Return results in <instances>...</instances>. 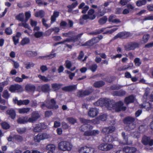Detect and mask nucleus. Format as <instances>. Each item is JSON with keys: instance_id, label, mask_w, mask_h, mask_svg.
<instances>
[{"instance_id": "nucleus-23", "label": "nucleus", "mask_w": 153, "mask_h": 153, "mask_svg": "<svg viewBox=\"0 0 153 153\" xmlns=\"http://www.w3.org/2000/svg\"><path fill=\"white\" fill-rule=\"evenodd\" d=\"M134 97L132 95H131L128 97H126L125 99V102L128 104L129 103L133 102H134Z\"/></svg>"}, {"instance_id": "nucleus-58", "label": "nucleus", "mask_w": 153, "mask_h": 153, "mask_svg": "<svg viewBox=\"0 0 153 153\" xmlns=\"http://www.w3.org/2000/svg\"><path fill=\"white\" fill-rule=\"evenodd\" d=\"M123 86L114 85L111 86V89L112 90H118L123 87Z\"/></svg>"}, {"instance_id": "nucleus-10", "label": "nucleus", "mask_w": 153, "mask_h": 153, "mask_svg": "<svg viewBox=\"0 0 153 153\" xmlns=\"http://www.w3.org/2000/svg\"><path fill=\"white\" fill-rule=\"evenodd\" d=\"M40 117L38 113L36 111H33L31 114V117L28 118L29 122L33 123L36 121Z\"/></svg>"}, {"instance_id": "nucleus-32", "label": "nucleus", "mask_w": 153, "mask_h": 153, "mask_svg": "<svg viewBox=\"0 0 153 153\" xmlns=\"http://www.w3.org/2000/svg\"><path fill=\"white\" fill-rule=\"evenodd\" d=\"M26 53L28 56L34 57L36 56L37 55V53L36 52L32 51H27Z\"/></svg>"}, {"instance_id": "nucleus-28", "label": "nucleus", "mask_w": 153, "mask_h": 153, "mask_svg": "<svg viewBox=\"0 0 153 153\" xmlns=\"http://www.w3.org/2000/svg\"><path fill=\"white\" fill-rule=\"evenodd\" d=\"M65 65L66 67L68 69H70L71 71H74L76 68L75 67H73V68H71V67L72 66V63L71 62L68 60H67L65 61Z\"/></svg>"}, {"instance_id": "nucleus-43", "label": "nucleus", "mask_w": 153, "mask_h": 153, "mask_svg": "<svg viewBox=\"0 0 153 153\" xmlns=\"http://www.w3.org/2000/svg\"><path fill=\"white\" fill-rule=\"evenodd\" d=\"M96 16L95 15L92 16V17L89 16L88 15H83L82 18L84 20H86L88 19H89L91 20H93L95 18Z\"/></svg>"}, {"instance_id": "nucleus-29", "label": "nucleus", "mask_w": 153, "mask_h": 153, "mask_svg": "<svg viewBox=\"0 0 153 153\" xmlns=\"http://www.w3.org/2000/svg\"><path fill=\"white\" fill-rule=\"evenodd\" d=\"M105 84V82L103 81L100 80L94 82L93 85L96 88H100L104 85Z\"/></svg>"}, {"instance_id": "nucleus-26", "label": "nucleus", "mask_w": 153, "mask_h": 153, "mask_svg": "<svg viewBox=\"0 0 153 153\" xmlns=\"http://www.w3.org/2000/svg\"><path fill=\"white\" fill-rule=\"evenodd\" d=\"M42 91L44 92H48L50 91V86L48 84H45L41 87Z\"/></svg>"}, {"instance_id": "nucleus-54", "label": "nucleus", "mask_w": 153, "mask_h": 153, "mask_svg": "<svg viewBox=\"0 0 153 153\" xmlns=\"http://www.w3.org/2000/svg\"><path fill=\"white\" fill-rule=\"evenodd\" d=\"M25 22H27V21L29 19L31 16L30 12L29 11L25 12Z\"/></svg>"}, {"instance_id": "nucleus-20", "label": "nucleus", "mask_w": 153, "mask_h": 153, "mask_svg": "<svg viewBox=\"0 0 153 153\" xmlns=\"http://www.w3.org/2000/svg\"><path fill=\"white\" fill-rule=\"evenodd\" d=\"M55 148V146L54 144H48L46 146V149L48 151V153H54Z\"/></svg>"}, {"instance_id": "nucleus-56", "label": "nucleus", "mask_w": 153, "mask_h": 153, "mask_svg": "<svg viewBox=\"0 0 153 153\" xmlns=\"http://www.w3.org/2000/svg\"><path fill=\"white\" fill-rule=\"evenodd\" d=\"M43 35V33L41 32L36 31L34 32V36L36 38L41 37Z\"/></svg>"}, {"instance_id": "nucleus-22", "label": "nucleus", "mask_w": 153, "mask_h": 153, "mask_svg": "<svg viewBox=\"0 0 153 153\" xmlns=\"http://www.w3.org/2000/svg\"><path fill=\"white\" fill-rule=\"evenodd\" d=\"M135 128V125L134 123H131L127 125L125 127V129L131 132L132 130H134Z\"/></svg>"}, {"instance_id": "nucleus-21", "label": "nucleus", "mask_w": 153, "mask_h": 153, "mask_svg": "<svg viewBox=\"0 0 153 153\" xmlns=\"http://www.w3.org/2000/svg\"><path fill=\"white\" fill-rule=\"evenodd\" d=\"M28 117L26 116L22 117H19L17 120V122L19 124H24L29 122Z\"/></svg>"}, {"instance_id": "nucleus-30", "label": "nucleus", "mask_w": 153, "mask_h": 153, "mask_svg": "<svg viewBox=\"0 0 153 153\" xmlns=\"http://www.w3.org/2000/svg\"><path fill=\"white\" fill-rule=\"evenodd\" d=\"M45 16V12L43 10H40L35 13V16L36 17H40L41 18Z\"/></svg>"}, {"instance_id": "nucleus-15", "label": "nucleus", "mask_w": 153, "mask_h": 153, "mask_svg": "<svg viewBox=\"0 0 153 153\" xmlns=\"http://www.w3.org/2000/svg\"><path fill=\"white\" fill-rule=\"evenodd\" d=\"M116 16L111 15L108 18V21L113 23H118L120 22V21L118 19L116 18Z\"/></svg>"}, {"instance_id": "nucleus-16", "label": "nucleus", "mask_w": 153, "mask_h": 153, "mask_svg": "<svg viewBox=\"0 0 153 153\" xmlns=\"http://www.w3.org/2000/svg\"><path fill=\"white\" fill-rule=\"evenodd\" d=\"M134 120L135 119L134 118L131 117H128L124 118V123L128 125L131 123H133V122Z\"/></svg>"}, {"instance_id": "nucleus-35", "label": "nucleus", "mask_w": 153, "mask_h": 153, "mask_svg": "<svg viewBox=\"0 0 153 153\" xmlns=\"http://www.w3.org/2000/svg\"><path fill=\"white\" fill-rule=\"evenodd\" d=\"M16 19L21 21L23 22L24 21V15L23 13H19L16 16Z\"/></svg>"}, {"instance_id": "nucleus-47", "label": "nucleus", "mask_w": 153, "mask_h": 153, "mask_svg": "<svg viewBox=\"0 0 153 153\" xmlns=\"http://www.w3.org/2000/svg\"><path fill=\"white\" fill-rule=\"evenodd\" d=\"M17 132L19 134H22L26 132V128H17Z\"/></svg>"}, {"instance_id": "nucleus-14", "label": "nucleus", "mask_w": 153, "mask_h": 153, "mask_svg": "<svg viewBox=\"0 0 153 153\" xmlns=\"http://www.w3.org/2000/svg\"><path fill=\"white\" fill-rule=\"evenodd\" d=\"M22 88L21 85L16 84L11 85L9 88V90L11 92H13L16 91H18Z\"/></svg>"}, {"instance_id": "nucleus-2", "label": "nucleus", "mask_w": 153, "mask_h": 153, "mask_svg": "<svg viewBox=\"0 0 153 153\" xmlns=\"http://www.w3.org/2000/svg\"><path fill=\"white\" fill-rule=\"evenodd\" d=\"M72 145L70 143L66 141H62L59 143L58 149L62 151H70L72 148Z\"/></svg>"}, {"instance_id": "nucleus-31", "label": "nucleus", "mask_w": 153, "mask_h": 153, "mask_svg": "<svg viewBox=\"0 0 153 153\" xmlns=\"http://www.w3.org/2000/svg\"><path fill=\"white\" fill-rule=\"evenodd\" d=\"M142 107L146 109L147 111L149 110L151 108V105L148 102L143 103L142 105Z\"/></svg>"}, {"instance_id": "nucleus-25", "label": "nucleus", "mask_w": 153, "mask_h": 153, "mask_svg": "<svg viewBox=\"0 0 153 153\" xmlns=\"http://www.w3.org/2000/svg\"><path fill=\"white\" fill-rule=\"evenodd\" d=\"M30 108H22L18 110V112L21 114H27L30 111Z\"/></svg>"}, {"instance_id": "nucleus-7", "label": "nucleus", "mask_w": 153, "mask_h": 153, "mask_svg": "<svg viewBox=\"0 0 153 153\" xmlns=\"http://www.w3.org/2000/svg\"><path fill=\"white\" fill-rule=\"evenodd\" d=\"M140 46V44L136 42H131L128 43L127 45L125 46V50L128 51L133 50L136 48H138Z\"/></svg>"}, {"instance_id": "nucleus-12", "label": "nucleus", "mask_w": 153, "mask_h": 153, "mask_svg": "<svg viewBox=\"0 0 153 153\" xmlns=\"http://www.w3.org/2000/svg\"><path fill=\"white\" fill-rule=\"evenodd\" d=\"M115 129L114 126H109L103 128L102 130V132L103 133H111L114 132Z\"/></svg>"}, {"instance_id": "nucleus-57", "label": "nucleus", "mask_w": 153, "mask_h": 153, "mask_svg": "<svg viewBox=\"0 0 153 153\" xmlns=\"http://www.w3.org/2000/svg\"><path fill=\"white\" fill-rule=\"evenodd\" d=\"M56 53H54L53 54H50L49 55H47V56H42V57H41L40 58L42 59H43L44 58H48V57H49V59H51V58H53L56 57Z\"/></svg>"}, {"instance_id": "nucleus-38", "label": "nucleus", "mask_w": 153, "mask_h": 153, "mask_svg": "<svg viewBox=\"0 0 153 153\" xmlns=\"http://www.w3.org/2000/svg\"><path fill=\"white\" fill-rule=\"evenodd\" d=\"M130 134L134 138H138L140 137V134L136 131H131Z\"/></svg>"}, {"instance_id": "nucleus-60", "label": "nucleus", "mask_w": 153, "mask_h": 153, "mask_svg": "<svg viewBox=\"0 0 153 153\" xmlns=\"http://www.w3.org/2000/svg\"><path fill=\"white\" fill-rule=\"evenodd\" d=\"M78 5V3L77 1L72 3L71 5H69L67 6V7L69 9H73L75 7Z\"/></svg>"}, {"instance_id": "nucleus-45", "label": "nucleus", "mask_w": 153, "mask_h": 153, "mask_svg": "<svg viewBox=\"0 0 153 153\" xmlns=\"http://www.w3.org/2000/svg\"><path fill=\"white\" fill-rule=\"evenodd\" d=\"M97 68V66L96 64H93L90 65L89 69L91 70L92 72H94L96 71Z\"/></svg>"}, {"instance_id": "nucleus-40", "label": "nucleus", "mask_w": 153, "mask_h": 153, "mask_svg": "<svg viewBox=\"0 0 153 153\" xmlns=\"http://www.w3.org/2000/svg\"><path fill=\"white\" fill-rule=\"evenodd\" d=\"M146 3V0H139L136 2V4L137 6H140L142 5H145Z\"/></svg>"}, {"instance_id": "nucleus-50", "label": "nucleus", "mask_w": 153, "mask_h": 153, "mask_svg": "<svg viewBox=\"0 0 153 153\" xmlns=\"http://www.w3.org/2000/svg\"><path fill=\"white\" fill-rule=\"evenodd\" d=\"M34 140L36 142H39L42 140L40 134H39L34 137Z\"/></svg>"}, {"instance_id": "nucleus-48", "label": "nucleus", "mask_w": 153, "mask_h": 153, "mask_svg": "<svg viewBox=\"0 0 153 153\" xmlns=\"http://www.w3.org/2000/svg\"><path fill=\"white\" fill-rule=\"evenodd\" d=\"M40 135L42 140L47 139L50 137L49 134L45 133L41 134Z\"/></svg>"}, {"instance_id": "nucleus-24", "label": "nucleus", "mask_w": 153, "mask_h": 153, "mask_svg": "<svg viewBox=\"0 0 153 153\" xmlns=\"http://www.w3.org/2000/svg\"><path fill=\"white\" fill-rule=\"evenodd\" d=\"M59 15V12L58 11H54L53 15L51 17V23H53L56 20V18Z\"/></svg>"}, {"instance_id": "nucleus-53", "label": "nucleus", "mask_w": 153, "mask_h": 153, "mask_svg": "<svg viewBox=\"0 0 153 153\" xmlns=\"http://www.w3.org/2000/svg\"><path fill=\"white\" fill-rule=\"evenodd\" d=\"M68 120L70 123L72 124H74L76 122V120L72 118V117H68L66 119Z\"/></svg>"}, {"instance_id": "nucleus-9", "label": "nucleus", "mask_w": 153, "mask_h": 153, "mask_svg": "<svg viewBox=\"0 0 153 153\" xmlns=\"http://www.w3.org/2000/svg\"><path fill=\"white\" fill-rule=\"evenodd\" d=\"M47 126L43 123H39L36 125L33 128V131L35 132H39L43 130L46 128Z\"/></svg>"}, {"instance_id": "nucleus-41", "label": "nucleus", "mask_w": 153, "mask_h": 153, "mask_svg": "<svg viewBox=\"0 0 153 153\" xmlns=\"http://www.w3.org/2000/svg\"><path fill=\"white\" fill-rule=\"evenodd\" d=\"M14 139L18 142H21L23 140V137L19 135H15L13 137Z\"/></svg>"}, {"instance_id": "nucleus-17", "label": "nucleus", "mask_w": 153, "mask_h": 153, "mask_svg": "<svg viewBox=\"0 0 153 153\" xmlns=\"http://www.w3.org/2000/svg\"><path fill=\"white\" fill-rule=\"evenodd\" d=\"M114 140L113 136L110 135H107L102 139V141L105 143H109L112 142Z\"/></svg>"}, {"instance_id": "nucleus-39", "label": "nucleus", "mask_w": 153, "mask_h": 153, "mask_svg": "<svg viewBox=\"0 0 153 153\" xmlns=\"http://www.w3.org/2000/svg\"><path fill=\"white\" fill-rule=\"evenodd\" d=\"M150 38V35L147 34L144 35L143 37L142 42L143 43H146Z\"/></svg>"}, {"instance_id": "nucleus-34", "label": "nucleus", "mask_w": 153, "mask_h": 153, "mask_svg": "<svg viewBox=\"0 0 153 153\" xmlns=\"http://www.w3.org/2000/svg\"><path fill=\"white\" fill-rule=\"evenodd\" d=\"M30 40L29 38L25 37L20 42V44L22 45L27 44L29 43Z\"/></svg>"}, {"instance_id": "nucleus-55", "label": "nucleus", "mask_w": 153, "mask_h": 153, "mask_svg": "<svg viewBox=\"0 0 153 153\" xmlns=\"http://www.w3.org/2000/svg\"><path fill=\"white\" fill-rule=\"evenodd\" d=\"M134 62L135 65L137 66H139L141 64L140 59L138 58H135L134 59Z\"/></svg>"}, {"instance_id": "nucleus-51", "label": "nucleus", "mask_w": 153, "mask_h": 153, "mask_svg": "<svg viewBox=\"0 0 153 153\" xmlns=\"http://www.w3.org/2000/svg\"><path fill=\"white\" fill-rule=\"evenodd\" d=\"M122 135L123 137L124 140H125L127 144H128V137L127 135L126 134V133L124 132H123L122 133Z\"/></svg>"}, {"instance_id": "nucleus-44", "label": "nucleus", "mask_w": 153, "mask_h": 153, "mask_svg": "<svg viewBox=\"0 0 153 153\" xmlns=\"http://www.w3.org/2000/svg\"><path fill=\"white\" fill-rule=\"evenodd\" d=\"M10 96V95L7 90H4L3 91L2 96L5 99H8L9 97Z\"/></svg>"}, {"instance_id": "nucleus-1", "label": "nucleus", "mask_w": 153, "mask_h": 153, "mask_svg": "<svg viewBox=\"0 0 153 153\" xmlns=\"http://www.w3.org/2000/svg\"><path fill=\"white\" fill-rule=\"evenodd\" d=\"M94 105L98 106L105 105L109 110L112 109H114L117 112L121 111H124L126 108L125 107H122L123 105V102L121 101L114 103L112 100H110L108 99L101 98L96 102L94 103Z\"/></svg>"}, {"instance_id": "nucleus-19", "label": "nucleus", "mask_w": 153, "mask_h": 153, "mask_svg": "<svg viewBox=\"0 0 153 153\" xmlns=\"http://www.w3.org/2000/svg\"><path fill=\"white\" fill-rule=\"evenodd\" d=\"M62 89L63 91H69L76 90V86L75 85H70L65 86L62 88Z\"/></svg>"}, {"instance_id": "nucleus-46", "label": "nucleus", "mask_w": 153, "mask_h": 153, "mask_svg": "<svg viewBox=\"0 0 153 153\" xmlns=\"http://www.w3.org/2000/svg\"><path fill=\"white\" fill-rule=\"evenodd\" d=\"M38 77L40 79L45 82H47L50 81V80L48 79L47 77L45 76H42L41 75H39Z\"/></svg>"}, {"instance_id": "nucleus-27", "label": "nucleus", "mask_w": 153, "mask_h": 153, "mask_svg": "<svg viewBox=\"0 0 153 153\" xmlns=\"http://www.w3.org/2000/svg\"><path fill=\"white\" fill-rule=\"evenodd\" d=\"M25 89L27 91H32L35 90V87L34 85L29 84L26 85Z\"/></svg>"}, {"instance_id": "nucleus-36", "label": "nucleus", "mask_w": 153, "mask_h": 153, "mask_svg": "<svg viewBox=\"0 0 153 153\" xmlns=\"http://www.w3.org/2000/svg\"><path fill=\"white\" fill-rule=\"evenodd\" d=\"M83 34V33H82L74 37H71L72 41L74 42L77 41L78 40V39L80 38Z\"/></svg>"}, {"instance_id": "nucleus-8", "label": "nucleus", "mask_w": 153, "mask_h": 153, "mask_svg": "<svg viewBox=\"0 0 153 153\" xmlns=\"http://www.w3.org/2000/svg\"><path fill=\"white\" fill-rule=\"evenodd\" d=\"M113 148L112 145L107 143H102L100 144L98 146V149L102 151H108Z\"/></svg>"}, {"instance_id": "nucleus-61", "label": "nucleus", "mask_w": 153, "mask_h": 153, "mask_svg": "<svg viewBox=\"0 0 153 153\" xmlns=\"http://www.w3.org/2000/svg\"><path fill=\"white\" fill-rule=\"evenodd\" d=\"M74 34V32H69L68 33H63V36L65 37H70Z\"/></svg>"}, {"instance_id": "nucleus-52", "label": "nucleus", "mask_w": 153, "mask_h": 153, "mask_svg": "<svg viewBox=\"0 0 153 153\" xmlns=\"http://www.w3.org/2000/svg\"><path fill=\"white\" fill-rule=\"evenodd\" d=\"M1 126L3 128L7 129L9 128L10 126L7 123L4 122L1 123Z\"/></svg>"}, {"instance_id": "nucleus-63", "label": "nucleus", "mask_w": 153, "mask_h": 153, "mask_svg": "<svg viewBox=\"0 0 153 153\" xmlns=\"http://www.w3.org/2000/svg\"><path fill=\"white\" fill-rule=\"evenodd\" d=\"M5 33L8 35L11 34L12 33V31L11 28L10 27L7 28L5 29Z\"/></svg>"}, {"instance_id": "nucleus-42", "label": "nucleus", "mask_w": 153, "mask_h": 153, "mask_svg": "<svg viewBox=\"0 0 153 153\" xmlns=\"http://www.w3.org/2000/svg\"><path fill=\"white\" fill-rule=\"evenodd\" d=\"M107 119V115L106 114H103L101 115H100L98 119H97L99 120V123L100 122V120H101L102 121H105Z\"/></svg>"}, {"instance_id": "nucleus-13", "label": "nucleus", "mask_w": 153, "mask_h": 153, "mask_svg": "<svg viewBox=\"0 0 153 153\" xmlns=\"http://www.w3.org/2000/svg\"><path fill=\"white\" fill-rule=\"evenodd\" d=\"M97 38H93L91 40L86 42L84 44L82 45V46H92L94 44L98 42V40H97Z\"/></svg>"}, {"instance_id": "nucleus-3", "label": "nucleus", "mask_w": 153, "mask_h": 153, "mask_svg": "<svg viewBox=\"0 0 153 153\" xmlns=\"http://www.w3.org/2000/svg\"><path fill=\"white\" fill-rule=\"evenodd\" d=\"M80 121L82 123L85 124V125H82L81 127L80 130L82 131H84V128L87 127V126L86 125H88L91 123L98 124L99 123V120L97 119L90 120H86L83 118H81L80 119Z\"/></svg>"}, {"instance_id": "nucleus-37", "label": "nucleus", "mask_w": 153, "mask_h": 153, "mask_svg": "<svg viewBox=\"0 0 153 153\" xmlns=\"http://www.w3.org/2000/svg\"><path fill=\"white\" fill-rule=\"evenodd\" d=\"M107 18L106 16H104L99 19L98 22L100 24L103 25L105 24L107 20Z\"/></svg>"}, {"instance_id": "nucleus-11", "label": "nucleus", "mask_w": 153, "mask_h": 153, "mask_svg": "<svg viewBox=\"0 0 153 153\" xmlns=\"http://www.w3.org/2000/svg\"><path fill=\"white\" fill-rule=\"evenodd\" d=\"M98 113V110L95 108H91L88 112V115L90 117H94L96 116Z\"/></svg>"}, {"instance_id": "nucleus-49", "label": "nucleus", "mask_w": 153, "mask_h": 153, "mask_svg": "<svg viewBox=\"0 0 153 153\" xmlns=\"http://www.w3.org/2000/svg\"><path fill=\"white\" fill-rule=\"evenodd\" d=\"M94 149L91 147H89L86 146L85 153H93Z\"/></svg>"}, {"instance_id": "nucleus-62", "label": "nucleus", "mask_w": 153, "mask_h": 153, "mask_svg": "<svg viewBox=\"0 0 153 153\" xmlns=\"http://www.w3.org/2000/svg\"><path fill=\"white\" fill-rule=\"evenodd\" d=\"M84 91L86 96L90 94L93 92V90L92 89H89Z\"/></svg>"}, {"instance_id": "nucleus-59", "label": "nucleus", "mask_w": 153, "mask_h": 153, "mask_svg": "<svg viewBox=\"0 0 153 153\" xmlns=\"http://www.w3.org/2000/svg\"><path fill=\"white\" fill-rule=\"evenodd\" d=\"M106 12V8H103L102 10H98V13L100 16H102Z\"/></svg>"}, {"instance_id": "nucleus-33", "label": "nucleus", "mask_w": 153, "mask_h": 153, "mask_svg": "<svg viewBox=\"0 0 153 153\" xmlns=\"http://www.w3.org/2000/svg\"><path fill=\"white\" fill-rule=\"evenodd\" d=\"M51 85L52 88L54 91L58 90L62 86V85L58 83L53 84Z\"/></svg>"}, {"instance_id": "nucleus-6", "label": "nucleus", "mask_w": 153, "mask_h": 153, "mask_svg": "<svg viewBox=\"0 0 153 153\" xmlns=\"http://www.w3.org/2000/svg\"><path fill=\"white\" fill-rule=\"evenodd\" d=\"M132 36V34L129 32L126 31L121 32L118 33L115 36L114 39H115L118 38L121 39H126Z\"/></svg>"}, {"instance_id": "nucleus-18", "label": "nucleus", "mask_w": 153, "mask_h": 153, "mask_svg": "<svg viewBox=\"0 0 153 153\" xmlns=\"http://www.w3.org/2000/svg\"><path fill=\"white\" fill-rule=\"evenodd\" d=\"M6 112L7 114L9 115L11 118L14 119L15 118L16 113L15 111L13 109L11 108L7 110Z\"/></svg>"}, {"instance_id": "nucleus-5", "label": "nucleus", "mask_w": 153, "mask_h": 153, "mask_svg": "<svg viewBox=\"0 0 153 153\" xmlns=\"http://www.w3.org/2000/svg\"><path fill=\"white\" fill-rule=\"evenodd\" d=\"M141 142L144 145H148L152 146L153 145V140L151 139L150 137L145 135L142 137Z\"/></svg>"}, {"instance_id": "nucleus-4", "label": "nucleus", "mask_w": 153, "mask_h": 153, "mask_svg": "<svg viewBox=\"0 0 153 153\" xmlns=\"http://www.w3.org/2000/svg\"><path fill=\"white\" fill-rule=\"evenodd\" d=\"M47 103L48 108L50 109H56L58 108V106L56 104V102L53 98L51 99L50 101L46 100L45 101Z\"/></svg>"}, {"instance_id": "nucleus-64", "label": "nucleus", "mask_w": 153, "mask_h": 153, "mask_svg": "<svg viewBox=\"0 0 153 153\" xmlns=\"http://www.w3.org/2000/svg\"><path fill=\"white\" fill-rule=\"evenodd\" d=\"M86 146L81 147L79 150V153H85Z\"/></svg>"}]
</instances>
